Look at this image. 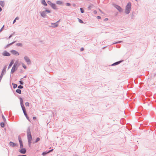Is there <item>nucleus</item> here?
<instances>
[{"instance_id":"nucleus-1","label":"nucleus","mask_w":156,"mask_h":156,"mask_svg":"<svg viewBox=\"0 0 156 156\" xmlns=\"http://www.w3.org/2000/svg\"><path fill=\"white\" fill-rule=\"evenodd\" d=\"M27 133L28 146L29 147H30L32 143L31 141L32 140V137L30 131V128L29 126L27 128Z\"/></svg>"},{"instance_id":"nucleus-2","label":"nucleus","mask_w":156,"mask_h":156,"mask_svg":"<svg viewBox=\"0 0 156 156\" xmlns=\"http://www.w3.org/2000/svg\"><path fill=\"white\" fill-rule=\"evenodd\" d=\"M131 3L130 2H128L126 6L125 12L126 14H129L131 11Z\"/></svg>"},{"instance_id":"nucleus-3","label":"nucleus","mask_w":156,"mask_h":156,"mask_svg":"<svg viewBox=\"0 0 156 156\" xmlns=\"http://www.w3.org/2000/svg\"><path fill=\"white\" fill-rule=\"evenodd\" d=\"M20 102L21 105V107L22 108V110L23 111V112L26 111V110L24 106V105L23 104V99L21 98H20Z\"/></svg>"},{"instance_id":"nucleus-4","label":"nucleus","mask_w":156,"mask_h":156,"mask_svg":"<svg viewBox=\"0 0 156 156\" xmlns=\"http://www.w3.org/2000/svg\"><path fill=\"white\" fill-rule=\"evenodd\" d=\"M17 66V63H15L12 68L11 71V73H13L17 69V68H16Z\"/></svg>"},{"instance_id":"nucleus-5","label":"nucleus","mask_w":156,"mask_h":156,"mask_svg":"<svg viewBox=\"0 0 156 156\" xmlns=\"http://www.w3.org/2000/svg\"><path fill=\"white\" fill-rule=\"evenodd\" d=\"M24 59L26 62L27 63L28 65L31 64V61L29 58L27 56H25L24 57Z\"/></svg>"},{"instance_id":"nucleus-6","label":"nucleus","mask_w":156,"mask_h":156,"mask_svg":"<svg viewBox=\"0 0 156 156\" xmlns=\"http://www.w3.org/2000/svg\"><path fill=\"white\" fill-rule=\"evenodd\" d=\"M51 25L49 26L50 27L55 28L57 27L58 26V24L56 23H51Z\"/></svg>"},{"instance_id":"nucleus-7","label":"nucleus","mask_w":156,"mask_h":156,"mask_svg":"<svg viewBox=\"0 0 156 156\" xmlns=\"http://www.w3.org/2000/svg\"><path fill=\"white\" fill-rule=\"evenodd\" d=\"M11 53L14 55H19V53L17 51L15 50H12L11 51Z\"/></svg>"},{"instance_id":"nucleus-8","label":"nucleus","mask_w":156,"mask_h":156,"mask_svg":"<svg viewBox=\"0 0 156 156\" xmlns=\"http://www.w3.org/2000/svg\"><path fill=\"white\" fill-rule=\"evenodd\" d=\"M115 7L119 12H121L122 11V9L120 6L118 5H115Z\"/></svg>"},{"instance_id":"nucleus-9","label":"nucleus","mask_w":156,"mask_h":156,"mask_svg":"<svg viewBox=\"0 0 156 156\" xmlns=\"http://www.w3.org/2000/svg\"><path fill=\"white\" fill-rule=\"evenodd\" d=\"M19 151L22 154H25L26 152V150L24 148H22V149L19 150Z\"/></svg>"},{"instance_id":"nucleus-10","label":"nucleus","mask_w":156,"mask_h":156,"mask_svg":"<svg viewBox=\"0 0 156 156\" xmlns=\"http://www.w3.org/2000/svg\"><path fill=\"white\" fill-rule=\"evenodd\" d=\"M46 12L45 10L43 11L41 13V15L43 18H45L46 16Z\"/></svg>"},{"instance_id":"nucleus-11","label":"nucleus","mask_w":156,"mask_h":156,"mask_svg":"<svg viewBox=\"0 0 156 156\" xmlns=\"http://www.w3.org/2000/svg\"><path fill=\"white\" fill-rule=\"evenodd\" d=\"M9 145L12 147L17 146L18 145V144H15L12 142H9Z\"/></svg>"},{"instance_id":"nucleus-12","label":"nucleus","mask_w":156,"mask_h":156,"mask_svg":"<svg viewBox=\"0 0 156 156\" xmlns=\"http://www.w3.org/2000/svg\"><path fill=\"white\" fill-rule=\"evenodd\" d=\"M3 55L5 56H9L10 54L8 52L5 51L3 53Z\"/></svg>"},{"instance_id":"nucleus-13","label":"nucleus","mask_w":156,"mask_h":156,"mask_svg":"<svg viewBox=\"0 0 156 156\" xmlns=\"http://www.w3.org/2000/svg\"><path fill=\"white\" fill-rule=\"evenodd\" d=\"M122 62V61H119L117 62L113 63V64H112L111 65V66H115V65H118L119 64H120Z\"/></svg>"},{"instance_id":"nucleus-14","label":"nucleus","mask_w":156,"mask_h":156,"mask_svg":"<svg viewBox=\"0 0 156 156\" xmlns=\"http://www.w3.org/2000/svg\"><path fill=\"white\" fill-rule=\"evenodd\" d=\"M41 3L43 5L45 6H46L47 5V4L46 3L45 0H42L41 1Z\"/></svg>"},{"instance_id":"nucleus-15","label":"nucleus","mask_w":156,"mask_h":156,"mask_svg":"<svg viewBox=\"0 0 156 156\" xmlns=\"http://www.w3.org/2000/svg\"><path fill=\"white\" fill-rule=\"evenodd\" d=\"M0 5H1L2 7L4 6L5 3L4 1H0Z\"/></svg>"},{"instance_id":"nucleus-16","label":"nucleus","mask_w":156,"mask_h":156,"mask_svg":"<svg viewBox=\"0 0 156 156\" xmlns=\"http://www.w3.org/2000/svg\"><path fill=\"white\" fill-rule=\"evenodd\" d=\"M51 6L54 9H57L56 5L55 4L53 3L51 5Z\"/></svg>"},{"instance_id":"nucleus-17","label":"nucleus","mask_w":156,"mask_h":156,"mask_svg":"<svg viewBox=\"0 0 156 156\" xmlns=\"http://www.w3.org/2000/svg\"><path fill=\"white\" fill-rule=\"evenodd\" d=\"M13 64V60H12L11 61V62L9 64V66H8V69H9L12 66V65Z\"/></svg>"},{"instance_id":"nucleus-18","label":"nucleus","mask_w":156,"mask_h":156,"mask_svg":"<svg viewBox=\"0 0 156 156\" xmlns=\"http://www.w3.org/2000/svg\"><path fill=\"white\" fill-rule=\"evenodd\" d=\"M25 116H26V118L28 120H29V117L27 115L26 113V111L23 112Z\"/></svg>"},{"instance_id":"nucleus-19","label":"nucleus","mask_w":156,"mask_h":156,"mask_svg":"<svg viewBox=\"0 0 156 156\" xmlns=\"http://www.w3.org/2000/svg\"><path fill=\"white\" fill-rule=\"evenodd\" d=\"M18 140H19V141L20 144L23 143L21 138L20 136H18Z\"/></svg>"},{"instance_id":"nucleus-20","label":"nucleus","mask_w":156,"mask_h":156,"mask_svg":"<svg viewBox=\"0 0 156 156\" xmlns=\"http://www.w3.org/2000/svg\"><path fill=\"white\" fill-rule=\"evenodd\" d=\"M56 3L58 5H61L62 4V2L61 1H58L56 2Z\"/></svg>"},{"instance_id":"nucleus-21","label":"nucleus","mask_w":156,"mask_h":156,"mask_svg":"<svg viewBox=\"0 0 156 156\" xmlns=\"http://www.w3.org/2000/svg\"><path fill=\"white\" fill-rule=\"evenodd\" d=\"M16 92L19 94H21V90L20 89H17L16 90Z\"/></svg>"},{"instance_id":"nucleus-22","label":"nucleus","mask_w":156,"mask_h":156,"mask_svg":"<svg viewBox=\"0 0 156 156\" xmlns=\"http://www.w3.org/2000/svg\"><path fill=\"white\" fill-rule=\"evenodd\" d=\"M12 85L13 86V88L14 89L16 88L17 86V84L14 83H12Z\"/></svg>"},{"instance_id":"nucleus-23","label":"nucleus","mask_w":156,"mask_h":156,"mask_svg":"<svg viewBox=\"0 0 156 156\" xmlns=\"http://www.w3.org/2000/svg\"><path fill=\"white\" fill-rule=\"evenodd\" d=\"M40 140V138L37 137L36 138V140L34 142V143H36Z\"/></svg>"},{"instance_id":"nucleus-24","label":"nucleus","mask_w":156,"mask_h":156,"mask_svg":"<svg viewBox=\"0 0 156 156\" xmlns=\"http://www.w3.org/2000/svg\"><path fill=\"white\" fill-rule=\"evenodd\" d=\"M22 44L21 43H18L16 44V45L17 46L22 47Z\"/></svg>"},{"instance_id":"nucleus-25","label":"nucleus","mask_w":156,"mask_h":156,"mask_svg":"<svg viewBox=\"0 0 156 156\" xmlns=\"http://www.w3.org/2000/svg\"><path fill=\"white\" fill-rule=\"evenodd\" d=\"M2 118L3 120V121H4L5 122H6V119L5 118V117H4V115L2 114Z\"/></svg>"},{"instance_id":"nucleus-26","label":"nucleus","mask_w":156,"mask_h":156,"mask_svg":"<svg viewBox=\"0 0 156 156\" xmlns=\"http://www.w3.org/2000/svg\"><path fill=\"white\" fill-rule=\"evenodd\" d=\"M0 126L1 127H4L5 126L4 123L3 122H2L0 123Z\"/></svg>"},{"instance_id":"nucleus-27","label":"nucleus","mask_w":156,"mask_h":156,"mask_svg":"<svg viewBox=\"0 0 156 156\" xmlns=\"http://www.w3.org/2000/svg\"><path fill=\"white\" fill-rule=\"evenodd\" d=\"M47 3L48 4L50 5V6L53 3L49 1H47Z\"/></svg>"},{"instance_id":"nucleus-28","label":"nucleus","mask_w":156,"mask_h":156,"mask_svg":"<svg viewBox=\"0 0 156 156\" xmlns=\"http://www.w3.org/2000/svg\"><path fill=\"white\" fill-rule=\"evenodd\" d=\"M78 21L80 23H83V20H81L80 19H79V18H78Z\"/></svg>"},{"instance_id":"nucleus-29","label":"nucleus","mask_w":156,"mask_h":156,"mask_svg":"<svg viewBox=\"0 0 156 156\" xmlns=\"http://www.w3.org/2000/svg\"><path fill=\"white\" fill-rule=\"evenodd\" d=\"M48 152H43L42 153V154L44 156V155H45L46 154H48Z\"/></svg>"},{"instance_id":"nucleus-30","label":"nucleus","mask_w":156,"mask_h":156,"mask_svg":"<svg viewBox=\"0 0 156 156\" xmlns=\"http://www.w3.org/2000/svg\"><path fill=\"white\" fill-rule=\"evenodd\" d=\"M80 11L82 13H84V10L82 8H80Z\"/></svg>"},{"instance_id":"nucleus-31","label":"nucleus","mask_w":156,"mask_h":156,"mask_svg":"<svg viewBox=\"0 0 156 156\" xmlns=\"http://www.w3.org/2000/svg\"><path fill=\"white\" fill-rule=\"evenodd\" d=\"M23 87L22 86L20 85L18 86V88L19 89H22Z\"/></svg>"},{"instance_id":"nucleus-32","label":"nucleus","mask_w":156,"mask_h":156,"mask_svg":"<svg viewBox=\"0 0 156 156\" xmlns=\"http://www.w3.org/2000/svg\"><path fill=\"white\" fill-rule=\"evenodd\" d=\"M25 105L26 106H29V104L28 102H27L25 103Z\"/></svg>"},{"instance_id":"nucleus-33","label":"nucleus","mask_w":156,"mask_h":156,"mask_svg":"<svg viewBox=\"0 0 156 156\" xmlns=\"http://www.w3.org/2000/svg\"><path fill=\"white\" fill-rule=\"evenodd\" d=\"M23 67L24 68V69H27L26 66L24 64H22Z\"/></svg>"},{"instance_id":"nucleus-34","label":"nucleus","mask_w":156,"mask_h":156,"mask_svg":"<svg viewBox=\"0 0 156 156\" xmlns=\"http://www.w3.org/2000/svg\"><path fill=\"white\" fill-rule=\"evenodd\" d=\"M21 85H23V82L22 81H19Z\"/></svg>"},{"instance_id":"nucleus-35","label":"nucleus","mask_w":156,"mask_h":156,"mask_svg":"<svg viewBox=\"0 0 156 156\" xmlns=\"http://www.w3.org/2000/svg\"><path fill=\"white\" fill-rule=\"evenodd\" d=\"M20 144V148H23V143H21V144Z\"/></svg>"},{"instance_id":"nucleus-36","label":"nucleus","mask_w":156,"mask_h":156,"mask_svg":"<svg viewBox=\"0 0 156 156\" xmlns=\"http://www.w3.org/2000/svg\"><path fill=\"white\" fill-rule=\"evenodd\" d=\"M66 5L68 6H70V5L71 4L70 3H66Z\"/></svg>"},{"instance_id":"nucleus-37","label":"nucleus","mask_w":156,"mask_h":156,"mask_svg":"<svg viewBox=\"0 0 156 156\" xmlns=\"http://www.w3.org/2000/svg\"><path fill=\"white\" fill-rule=\"evenodd\" d=\"M45 11H46V12L48 13H50L51 12V11L49 10H45Z\"/></svg>"},{"instance_id":"nucleus-38","label":"nucleus","mask_w":156,"mask_h":156,"mask_svg":"<svg viewBox=\"0 0 156 156\" xmlns=\"http://www.w3.org/2000/svg\"><path fill=\"white\" fill-rule=\"evenodd\" d=\"M53 150V149H51L49 151H48V153H50L51 151H52Z\"/></svg>"},{"instance_id":"nucleus-39","label":"nucleus","mask_w":156,"mask_h":156,"mask_svg":"<svg viewBox=\"0 0 156 156\" xmlns=\"http://www.w3.org/2000/svg\"><path fill=\"white\" fill-rule=\"evenodd\" d=\"M16 42V41H13L9 44H10V45H11L12 44H13L14 43H15Z\"/></svg>"},{"instance_id":"nucleus-40","label":"nucleus","mask_w":156,"mask_h":156,"mask_svg":"<svg viewBox=\"0 0 156 156\" xmlns=\"http://www.w3.org/2000/svg\"><path fill=\"white\" fill-rule=\"evenodd\" d=\"M97 18L98 19H101V17L100 16H98L97 17Z\"/></svg>"},{"instance_id":"nucleus-41","label":"nucleus","mask_w":156,"mask_h":156,"mask_svg":"<svg viewBox=\"0 0 156 156\" xmlns=\"http://www.w3.org/2000/svg\"><path fill=\"white\" fill-rule=\"evenodd\" d=\"M11 45H10V44H8L7 45H6V47H5V48H7L9 47Z\"/></svg>"},{"instance_id":"nucleus-42","label":"nucleus","mask_w":156,"mask_h":156,"mask_svg":"<svg viewBox=\"0 0 156 156\" xmlns=\"http://www.w3.org/2000/svg\"><path fill=\"white\" fill-rule=\"evenodd\" d=\"M4 27V25L1 28V29H0V32L2 31V30H3V28Z\"/></svg>"},{"instance_id":"nucleus-43","label":"nucleus","mask_w":156,"mask_h":156,"mask_svg":"<svg viewBox=\"0 0 156 156\" xmlns=\"http://www.w3.org/2000/svg\"><path fill=\"white\" fill-rule=\"evenodd\" d=\"M122 42V41H119L117 42V43H121Z\"/></svg>"},{"instance_id":"nucleus-44","label":"nucleus","mask_w":156,"mask_h":156,"mask_svg":"<svg viewBox=\"0 0 156 156\" xmlns=\"http://www.w3.org/2000/svg\"><path fill=\"white\" fill-rule=\"evenodd\" d=\"M12 35L11 34V35L9 37V39H10L11 37H12Z\"/></svg>"},{"instance_id":"nucleus-45","label":"nucleus","mask_w":156,"mask_h":156,"mask_svg":"<svg viewBox=\"0 0 156 156\" xmlns=\"http://www.w3.org/2000/svg\"><path fill=\"white\" fill-rule=\"evenodd\" d=\"M84 50V48H80V51H83V50Z\"/></svg>"},{"instance_id":"nucleus-46","label":"nucleus","mask_w":156,"mask_h":156,"mask_svg":"<svg viewBox=\"0 0 156 156\" xmlns=\"http://www.w3.org/2000/svg\"><path fill=\"white\" fill-rule=\"evenodd\" d=\"M15 20H18L19 19V17H16V18L15 19Z\"/></svg>"},{"instance_id":"nucleus-47","label":"nucleus","mask_w":156,"mask_h":156,"mask_svg":"<svg viewBox=\"0 0 156 156\" xmlns=\"http://www.w3.org/2000/svg\"><path fill=\"white\" fill-rule=\"evenodd\" d=\"M117 44V42L114 41V42L113 43V44Z\"/></svg>"},{"instance_id":"nucleus-48","label":"nucleus","mask_w":156,"mask_h":156,"mask_svg":"<svg viewBox=\"0 0 156 156\" xmlns=\"http://www.w3.org/2000/svg\"><path fill=\"white\" fill-rule=\"evenodd\" d=\"M18 156H27V155H19Z\"/></svg>"},{"instance_id":"nucleus-49","label":"nucleus","mask_w":156,"mask_h":156,"mask_svg":"<svg viewBox=\"0 0 156 156\" xmlns=\"http://www.w3.org/2000/svg\"><path fill=\"white\" fill-rule=\"evenodd\" d=\"M2 9L1 7L0 6V12L2 11Z\"/></svg>"},{"instance_id":"nucleus-50","label":"nucleus","mask_w":156,"mask_h":156,"mask_svg":"<svg viewBox=\"0 0 156 156\" xmlns=\"http://www.w3.org/2000/svg\"><path fill=\"white\" fill-rule=\"evenodd\" d=\"M33 119H36V118L35 117H33Z\"/></svg>"},{"instance_id":"nucleus-51","label":"nucleus","mask_w":156,"mask_h":156,"mask_svg":"<svg viewBox=\"0 0 156 156\" xmlns=\"http://www.w3.org/2000/svg\"><path fill=\"white\" fill-rule=\"evenodd\" d=\"M16 21V20H15H15H14L13 21V23H15Z\"/></svg>"},{"instance_id":"nucleus-52","label":"nucleus","mask_w":156,"mask_h":156,"mask_svg":"<svg viewBox=\"0 0 156 156\" xmlns=\"http://www.w3.org/2000/svg\"><path fill=\"white\" fill-rule=\"evenodd\" d=\"M60 20H59L56 22V23H58L60 21Z\"/></svg>"},{"instance_id":"nucleus-53","label":"nucleus","mask_w":156,"mask_h":156,"mask_svg":"<svg viewBox=\"0 0 156 156\" xmlns=\"http://www.w3.org/2000/svg\"><path fill=\"white\" fill-rule=\"evenodd\" d=\"M108 20V18H106L105 19V21H107V20Z\"/></svg>"},{"instance_id":"nucleus-54","label":"nucleus","mask_w":156,"mask_h":156,"mask_svg":"<svg viewBox=\"0 0 156 156\" xmlns=\"http://www.w3.org/2000/svg\"><path fill=\"white\" fill-rule=\"evenodd\" d=\"M91 8V7L90 6H89L88 7V8L89 9H90Z\"/></svg>"},{"instance_id":"nucleus-55","label":"nucleus","mask_w":156,"mask_h":156,"mask_svg":"<svg viewBox=\"0 0 156 156\" xmlns=\"http://www.w3.org/2000/svg\"><path fill=\"white\" fill-rule=\"evenodd\" d=\"M26 77H27V76H24L23 77V78H26Z\"/></svg>"},{"instance_id":"nucleus-56","label":"nucleus","mask_w":156,"mask_h":156,"mask_svg":"<svg viewBox=\"0 0 156 156\" xmlns=\"http://www.w3.org/2000/svg\"><path fill=\"white\" fill-rule=\"evenodd\" d=\"M94 13H96V11H94Z\"/></svg>"},{"instance_id":"nucleus-57","label":"nucleus","mask_w":156,"mask_h":156,"mask_svg":"<svg viewBox=\"0 0 156 156\" xmlns=\"http://www.w3.org/2000/svg\"><path fill=\"white\" fill-rule=\"evenodd\" d=\"M136 1H137V0H135Z\"/></svg>"}]
</instances>
